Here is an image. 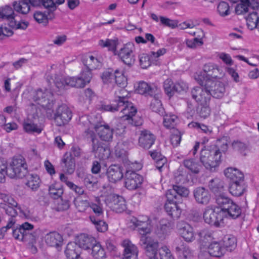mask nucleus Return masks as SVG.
Here are the masks:
<instances>
[{"mask_svg":"<svg viewBox=\"0 0 259 259\" xmlns=\"http://www.w3.org/2000/svg\"><path fill=\"white\" fill-rule=\"evenodd\" d=\"M189 194L188 188L181 185H173L172 188L167 190L166 197L168 201L180 202L182 197H187Z\"/></svg>","mask_w":259,"mask_h":259,"instance_id":"nucleus-15","label":"nucleus"},{"mask_svg":"<svg viewBox=\"0 0 259 259\" xmlns=\"http://www.w3.org/2000/svg\"><path fill=\"white\" fill-rule=\"evenodd\" d=\"M90 219L98 231L104 232L107 230L108 225L103 220V218H95L93 216H90Z\"/></svg>","mask_w":259,"mask_h":259,"instance_id":"nucleus-44","label":"nucleus"},{"mask_svg":"<svg viewBox=\"0 0 259 259\" xmlns=\"http://www.w3.org/2000/svg\"><path fill=\"white\" fill-rule=\"evenodd\" d=\"M45 241L48 245L58 248L62 244L63 238L58 232H50L46 235Z\"/></svg>","mask_w":259,"mask_h":259,"instance_id":"nucleus-28","label":"nucleus"},{"mask_svg":"<svg viewBox=\"0 0 259 259\" xmlns=\"http://www.w3.org/2000/svg\"><path fill=\"white\" fill-rule=\"evenodd\" d=\"M208 252L211 256L220 257L225 253V249L222 246L221 242L214 241L209 245Z\"/></svg>","mask_w":259,"mask_h":259,"instance_id":"nucleus-31","label":"nucleus"},{"mask_svg":"<svg viewBox=\"0 0 259 259\" xmlns=\"http://www.w3.org/2000/svg\"><path fill=\"white\" fill-rule=\"evenodd\" d=\"M173 247L180 259H192L194 256V251L181 238L175 240Z\"/></svg>","mask_w":259,"mask_h":259,"instance_id":"nucleus-13","label":"nucleus"},{"mask_svg":"<svg viewBox=\"0 0 259 259\" xmlns=\"http://www.w3.org/2000/svg\"><path fill=\"white\" fill-rule=\"evenodd\" d=\"M91 254L95 259H106V254L104 248L99 243L96 242L92 247Z\"/></svg>","mask_w":259,"mask_h":259,"instance_id":"nucleus-41","label":"nucleus"},{"mask_svg":"<svg viewBox=\"0 0 259 259\" xmlns=\"http://www.w3.org/2000/svg\"><path fill=\"white\" fill-rule=\"evenodd\" d=\"M27 171L25 159L22 155L14 156L8 166V176L11 178H23Z\"/></svg>","mask_w":259,"mask_h":259,"instance_id":"nucleus-4","label":"nucleus"},{"mask_svg":"<svg viewBox=\"0 0 259 259\" xmlns=\"http://www.w3.org/2000/svg\"><path fill=\"white\" fill-rule=\"evenodd\" d=\"M33 100L47 109H51L54 104L53 94L51 89H38L33 93Z\"/></svg>","mask_w":259,"mask_h":259,"instance_id":"nucleus-9","label":"nucleus"},{"mask_svg":"<svg viewBox=\"0 0 259 259\" xmlns=\"http://www.w3.org/2000/svg\"><path fill=\"white\" fill-rule=\"evenodd\" d=\"M215 202L221 208L220 213H222L223 217L228 219L236 220L242 216L241 207L226 194L217 196Z\"/></svg>","mask_w":259,"mask_h":259,"instance_id":"nucleus-2","label":"nucleus"},{"mask_svg":"<svg viewBox=\"0 0 259 259\" xmlns=\"http://www.w3.org/2000/svg\"><path fill=\"white\" fill-rule=\"evenodd\" d=\"M49 192L52 198L58 199L62 195L63 190L59 184H54L49 187Z\"/></svg>","mask_w":259,"mask_h":259,"instance_id":"nucleus-47","label":"nucleus"},{"mask_svg":"<svg viewBox=\"0 0 259 259\" xmlns=\"http://www.w3.org/2000/svg\"><path fill=\"white\" fill-rule=\"evenodd\" d=\"M114 80L116 83L120 88H124L127 84V78L124 76L122 72L116 69L114 72Z\"/></svg>","mask_w":259,"mask_h":259,"instance_id":"nucleus-48","label":"nucleus"},{"mask_svg":"<svg viewBox=\"0 0 259 259\" xmlns=\"http://www.w3.org/2000/svg\"><path fill=\"white\" fill-rule=\"evenodd\" d=\"M197 113L201 118L205 119L208 117L210 114L209 103L199 104L197 108Z\"/></svg>","mask_w":259,"mask_h":259,"instance_id":"nucleus-51","label":"nucleus"},{"mask_svg":"<svg viewBox=\"0 0 259 259\" xmlns=\"http://www.w3.org/2000/svg\"><path fill=\"white\" fill-rule=\"evenodd\" d=\"M222 245L225 248V251H231L236 247V239L233 236L227 235L224 237Z\"/></svg>","mask_w":259,"mask_h":259,"instance_id":"nucleus-42","label":"nucleus"},{"mask_svg":"<svg viewBox=\"0 0 259 259\" xmlns=\"http://www.w3.org/2000/svg\"><path fill=\"white\" fill-rule=\"evenodd\" d=\"M54 83L56 87L58 90L63 89L65 85H68V81H67V77L63 76H56L55 77Z\"/></svg>","mask_w":259,"mask_h":259,"instance_id":"nucleus-63","label":"nucleus"},{"mask_svg":"<svg viewBox=\"0 0 259 259\" xmlns=\"http://www.w3.org/2000/svg\"><path fill=\"white\" fill-rule=\"evenodd\" d=\"M140 244L145 250L147 255L158 254L159 244L158 241L149 235H143L141 237Z\"/></svg>","mask_w":259,"mask_h":259,"instance_id":"nucleus-10","label":"nucleus"},{"mask_svg":"<svg viewBox=\"0 0 259 259\" xmlns=\"http://www.w3.org/2000/svg\"><path fill=\"white\" fill-rule=\"evenodd\" d=\"M196 79L199 84H202L208 89L211 94V97L219 99L224 96L226 90L223 82L213 80L211 78L205 79L202 75L196 78Z\"/></svg>","mask_w":259,"mask_h":259,"instance_id":"nucleus-6","label":"nucleus"},{"mask_svg":"<svg viewBox=\"0 0 259 259\" xmlns=\"http://www.w3.org/2000/svg\"><path fill=\"white\" fill-rule=\"evenodd\" d=\"M82 62L85 67L91 70L101 66V63L97 58L92 55L85 56L82 58Z\"/></svg>","mask_w":259,"mask_h":259,"instance_id":"nucleus-38","label":"nucleus"},{"mask_svg":"<svg viewBox=\"0 0 259 259\" xmlns=\"http://www.w3.org/2000/svg\"><path fill=\"white\" fill-rule=\"evenodd\" d=\"M174 85L173 81L169 79H166L163 83L165 92L169 97L172 96L175 93Z\"/></svg>","mask_w":259,"mask_h":259,"instance_id":"nucleus-58","label":"nucleus"},{"mask_svg":"<svg viewBox=\"0 0 259 259\" xmlns=\"http://www.w3.org/2000/svg\"><path fill=\"white\" fill-rule=\"evenodd\" d=\"M92 77V70L84 67L80 74V77L87 84L90 82Z\"/></svg>","mask_w":259,"mask_h":259,"instance_id":"nucleus-64","label":"nucleus"},{"mask_svg":"<svg viewBox=\"0 0 259 259\" xmlns=\"http://www.w3.org/2000/svg\"><path fill=\"white\" fill-rule=\"evenodd\" d=\"M72 117V112L66 105L59 106L54 115V121L57 126H62L67 123Z\"/></svg>","mask_w":259,"mask_h":259,"instance_id":"nucleus-12","label":"nucleus"},{"mask_svg":"<svg viewBox=\"0 0 259 259\" xmlns=\"http://www.w3.org/2000/svg\"><path fill=\"white\" fill-rule=\"evenodd\" d=\"M33 226L28 223L25 222L20 225L19 227H17L16 229H13L12 235L13 237L18 240L24 241V238L26 237V234H24V231L28 229H33Z\"/></svg>","mask_w":259,"mask_h":259,"instance_id":"nucleus-33","label":"nucleus"},{"mask_svg":"<svg viewBox=\"0 0 259 259\" xmlns=\"http://www.w3.org/2000/svg\"><path fill=\"white\" fill-rule=\"evenodd\" d=\"M106 175L109 181L113 183L120 180L123 177L122 169L118 165L109 166L107 170Z\"/></svg>","mask_w":259,"mask_h":259,"instance_id":"nucleus-24","label":"nucleus"},{"mask_svg":"<svg viewBox=\"0 0 259 259\" xmlns=\"http://www.w3.org/2000/svg\"><path fill=\"white\" fill-rule=\"evenodd\" d=\"M202 87V92L200 94V100H198L197 103L200 104L209 103L211 99V94L209 92L208 89L206 88V86L203 85L202 84H199Z\"/></svg>","mask_w":259,"mask_h":259,"instance_id":"nucleus-52","label":"nucleus"},{"mask_svg":"<svg viewBox=\"0 0 259 259\" xmlns=\"http://www.w3.org/2000/svg\"><path fill=\"white\" fill-rule=\"evenodd\" d=\"M0 18L6 19L9 22L14 20L15 19L14 10L10 6H6L4 8L0 9Z\"/></svg>","mask_w":259,"mask_h":259,"instance_id":"nucleus-46","label":"nucleus"},{"mask_svg":"<svg viewBox=\"0 0 259 259\" xmlns=\"http://www.w3.org/2000/svg\"><path fill=\"white\" fill-rule=\"evenodd\" d=\"M177 117L175 115H166L163 117V125L167 128H173Z\"/></svg>","mask_w":259,"mask_h":259,"instance_id":"nucleus-57","label":"nucleus"},{"mask_svg":"<svg viewBox=\"0 0 259 259\" xmlns=\"http://www.w3.org/2000/svg\"><path fill=\"white\" fill-rule=\"evenodd\" d=\"M224 175L227 178L231 181V182L244 180L243 174L236 168L228 167L226 168L224 170Z\"/></svg>","mask_w":259,"mask_h":259,"instance_id":"nucleus-32","label":"nucleus"},{"mask_svg":"<svg viewBox=\"0 0 259 259\" xmlns=\"http://www.w3.org/2000/svg\"><path fill=\"white\" fill-rule=\"evenodd\" d=\"M43 6L46 9V11L44 12H36L33 15V17L38 23H42L46 26L49 20H52L55 18L54 11L56 10V6L53 1L49 0L44 2Z\"/></svg>","mask_w":259,"mask_h":259,"instance_id":"nucleus-8","label":"nucleus"},{"mask_svg":"<svg viewBox=\"0 0 259 259\" xmlns=\"http://www.w3.org/2000/svg\"><path fill=\"white\" fill-rule=\"evenodd\" d=\"M104 111L114 112L121 110L123 115L121 116L122 120H127L128 122L136 126L142 125L143 120L140 117L135 116L137 110L132 103L127 101V96H118L113 103L110 105L102 104L100 108Z\"/></svg>","mask_w":259,"mask_h":259,"instance_id":"nucleus-1","label":"nucleus"},{"mask_svg":"<svg viewBox=\"0 0 259 259\" xmlns=\"http://www.w3.org/2000/svg\"><path fill=\"white\" fill-rule=\"evenodd\" d=\"M177 230L187 242H192L195 239L193 228L185 221H180L177 224Z\"/></svg>","mask_w":259,"mask_h":259,"instance_id":"nucleus-18","label":"nucleus"},{"mask_svg":"<svg viewBox=\"0 0 259 259\" xmlns=\"http://www.w3.org/2000/svg\"><path fill=\"white\" fill-rule=\"evenodd\" d=\"M177 200L168 201L164 205V209L169 215L174 219H177L180 218L181 214V209L178 206Z\"/></svg>","mask_w":259,"mask_h":259,"instance_id":"nucleus-27","label":"nucleus"},{"mask_svg":"<svg viewBox=\"0 0 259 259\" xmlns=\"http://www.w3.org/2000/svg\"><path fill=\"white\" fill-rule=\"evenodd\" d=\"M70 207V203L68 200L60 199L57 203L55 209L57 211H63L67 210Z\"/></svg>","mask_w":259,"mask_h":259,"instance_id":"nucleus-62","label":"nucleus"},{"mask_svg":"<svg viewBox=\"0 0 259 259\" xmlns=\"http://www.w3.org/2000/svg\"><path fill=\"white\" fill-rule=\"evenodd\" d=\"M23 128L27 133H36L39 134L42 131V128L40 126L31 122L24 123Z\"/></svg>","mask_w":259,"mask_h":259,"instance_id":"nucleus-54","label":"nucleus"},{"mask_svg":"<svg viewBox=\"0 0 259 259\" xmlns=\"http://www.w3.org/2000/svg\"><path fill=\"white\" fill-rule=\"evenodd\" d=\"M159 92H157L153 95V98L151 101L150 108L159 115H162L164 113V108L162 107L160 98Z\"/></svg>","mask_w":259,"mask_h":259,"instance_id":"nucleus-36","label":"nucleus"},{"mask_svg":"<svg viewBox=\"0 0 259 259\" xmlns=\"http://www.w3.org/2000/svg\"><path fill=\"white\" fill-rule=\"evenodd\" d=\"M67 81L68 85L77 88H82L84 87L86 83L79 77H67Z\"/></svg>","mask_w":259,"mask_h":259,"instance_id":"nucleus-49","label":"nucleus"},{"mask_svg":"<svg viewBox=\"0 0 259 259\" xmlns=\"http://www.w3.org/2000/svg\"><path fill=\"white\" fill-rule=\"evenodd\" d=\"M218 11L223 17L228 15L230 14V7L228 4L225 2H220L218 6Z\"/></svg>","mask_w":259,"mask_h":259,"instance_id":"nucleus-60","label":"nucleus"},{"mask_svg":"<svg viewBox=\"0 0 259 259\" xmlns=\"http://www.w3.org/2000/svg\"><path fill=\"white\" fill-rule=\"evenodd\" d=\"M63 171L67 174H72L75 167V161L74 158L71 155H68L65 154L62 160Z\"/></svg>","mask_w":259,"mask_h":259,"instance_id":"nucleus-35","label":"nucleus"},{"mask_svg":"<svg viewBox=\"0 0 259 259\" xmlns=\"http://www.w3.org/2000/svg\"><path fill=\"white\" fill-rule=\"evenodd\" d=\"M210 190L215 194V199L217 196L220 194H225L223 193L224 191V182L219 179H212L208 184Z\"/></svg>","mask_w":259,"mask_h":259,"instance_id":"nucleus-37","label":"nucleus"},{"mask_svg":"<svg viewBox=\"0 0 259 259\" xmlns=\"http://www.w3.org/2000/svg\"><path fill=\"white\" fill-rule=\"evenodd\" d=\"M203 219L206 223L215 227H219L223 221L220 211L217 212L213 208L209 207L203 212Z\"/></svg>","mask_w":259,"mask_h":259,"instance_id":"nucleus-16","label":"nucleus"},{"mask_svg":"<svg viewBox=\"0 0 259 259\" xmlns=\"http://www.w3.org/2000/svg\"><path fill=\"white\" fill-rule=\"evenodd\" d=\"M155 137L149 131H140L138 139L139 146L144 149H149L154 144Z\"/></svg>","mask_w":259,"mask_h":259,"instance_id":"nucleus-19","label":"nucleus"},{"mask_svg":"<svg viewBox=\"0 0 259 259\" xmlns=\"http://www.w3.org/2000/svg\"><path fill=\"white\" fill-rule=\"evenodd\" d=\"M232 146L234 150L238 151L243 155H246V152L250 150L249 142L245 143L240 141H235L232 143Z\"/></svg>","mask_w":259,"mask_h":259,"instance_id":"nucleus-45","label":"nucleus"},{"mask_svg":"<svg viewBox=\"0 0 259 259\" xmlns=\"http://www.w3.org/2000/svg\"><path fill=\"white\" fill-rule=\"evenodd\" d=\"M40 180L36 175H31L28 178L26 185L32 190H36L39 186Z\"/></svg>","mask_w":259,"mask_h":259,"instance_id":"nucleus-55","label":"nucleus"},{"mask_svg":"<svg viewBox=\"0 0 259 259\" xmlns=\"http://www.w3.org/2000/svg\"><path fill=\"white\" fill-rule=\"evenodd\" d=\"M95 238L85 234H81L76 239L77 246L85 250L90 249L96 242Z\"/></svg>","mask_w":259,"mask_h":259,"instance_id":"nucleus-23","label":"nucleus"},{"mask_svg":"<svg viewBox=\"0 0 259 259\" xmlns=\"http://www.w3.org/2000/svg\"><path fill=\"white\" fill-rule=\"evenodd\" d=\"M0 199L4 201L0 203V208H3L6 213L12 218L17 215V209H19L25 217L29 215V211L28 210L24 211L21 210L20 207L18 206V203L9 195L0 193Z\"/></svg>","mask_w":259,"mask_h":259,"instance_id":"nucleus-5","label":"nucleus"},{"mask_svg":"<svg viewBox=\"0 0 259 259\" xmlns=\"http://www.w3.org/2000/svg\"><path fill=\"white\" fill-rule=\"evenodd\" d=\"M105 203L113 211L121 213L126 208L125 201L121 196L111 194L107 197Z\"/></svg>","mask_w":259,"mask_h":259,"instance_id":"nucleus-11","label":"nucleus"},{"mask_svg":"<svg viewBox=\"0 0 259 259\" xmlns=\"http://www.w3.org/2000/svg\"><path fill=\"white\" fill-rule=\"evenodd\" d=\"M221 156V152L219 148L202 149L200 154V161L206 169L213 172L215 171L216 168L220 164Z\"/></svg>","mask_w":259,"mask_h":259,"instance_id":"nucleus-3","label":"nucleus"},{"mask_svg":"<svg viewBox=\"0 0 259 259\" xmlns=\"http://www.w3.org/2000/svg\"><path fill=\"white\" fill-rule=\"evenodd\" d=\"M122 245L124 247L122 259H138L137 247L128 240H124Z\"/></svg>","mask_w":259,"mask_h":259,"instance_id":"nucleus-21","label":"nucleus"},{"mask_svg":"<svg viewBox=\"0 0 259 259\" xmlns=\"http://www.w3.org/2000/svg\"><path fill=\"white\" fill-rule=\"evenodd\" d=\"M177 182L184 184L188 181V172L182 167H179L175 176Z\"/></svg>","mask_w":259,"mask_h":259,"instance_id":"nucleus-53","label":"nucleus"},{"mask_svg":"<svg viewBox=\"0 0 259 259\" xmlns=\"http://www.w3.org/2000/svg\"><path fill=\"white\" fill-rule=\"evenodd\" d=\"M14 9L17 12L22 14H27L30 10V5L27 0H19L13 3Z\"/></svg>","mask_w":259,"mask_h":259,"instance_id":"nucleus-40","label":"nucleus"},{"mask_svg":"<svg viewBox=\"0 0 259 259\" xmlns=\"http://www.w3.org/2000/svg\"><path fill=\"white\" fill-rule=\"evenodd\" d=\"M193 195L198 203L204 205L208 204L211 198L208 190L202 187L195 188L193 191Z\"/></svg>","mask_w":259,"mask_h":259,"instance_id":"nucleus-22","label":"nucleus"},{"mask_svg":"<svg viewBox=\"0 0 259 259\" xmlns=\"http://www.w3.org/2000/svg\"><path fill=\"white\" fill-rule=\"evenodd\" d=\"M8 166L6 161L4 159H0V183H5L6 176H8Z\"/></svg>","mask_w":259,"mask_h":259,"instance_id":"nucleus-56","label":"nucleus"},{"mask_svg":"<svg viewBox=\"0 0 259 259\" xmlns=\"http://www.w3.org/2000/svg\"><path fill=\"white\" fill-rule=\"evenodd\" d=\"M173 226L174 225L171 222L165 219H162L160 221L159 225L155 230V234L159 239L163 240L168 235Z\"/></svg>","mask_w":259,"mask_h":259,"instance_id":"nucleus-20","label":"nucleus"},{"mask_svg":"<svg viewBox=\"0 0 259 259\" xmlns=\"http://www.w3.org/2000/svg\"><path fill=\"white\" fill-rule=\"evenodd\" d=\"M247 25L250 30L255 28L259 29V17L256 12L250 13L246 18Z\"/></svg>","mask_w":259,"mask_h":259,"instance_id":"nucleus-43","label":"nucleus"},{"mask_svg":"<svg viewBox=\"0 0 259 259\" xmlns=\"http://www.w3.org/2000/svg\"><path fill=\"white\" fill-rule=\"evenodd\" d=\"M85 133L89 135L91 138L92 142V152L95 154V156L101 159L108 158L110 155V149L107 145L96 138L94 133L92 131L88 129L85 131Z\"/></svg>","mask_w":259,"mask_h":259,"instance_id":"nucleus-7","label":"nucleus"},{"mask_svg":"<svg viewBox=\"0 0 259 259\" xmlns=\"http://www.w3.org/2000/svg\"><path fill=\"white\" fill-rule=\"evenodd\" d=\"M90 207L94 212V214L91 216H93L95 218H103V209L100 204L92 203Z\"/></svg>","mask_w":259,"mask_h":259,"instance_id":"nucleus-61","label":"nucleus"},{"mask_svg":"<svg viewBox=\"0 0 259 259\" xmlns=\"http://www.w3.org/2000/svg\"><path fill=\"white\" fill-rule=\"evenodd\" d=\"M95 130L102 140L107 142L112 140L114 128H110L108 124L96 126Z\"/></svg>","mask_w":259,"mask_h":259,"instance_id":"nucleus-26","label":"nucleus"},{"mask_svg":"<svg viewBox=\"0 0 259 259\" xmlns=\"http://www.w3.org/2000/svg\"><path fill=\"white\" fill-rule=\"evenodd\" d=\"M117 41L113 39H107L106 41L100 40L99 41V45L104 48L108 47L109 50L112 51H115L116 50Z\"/></svg>","mask_w":259,"mask_h":259,"instance_id":"nucleus-59","label":"nucleus"},{"mask_svg":"<svg viewBox=\"0 0 259 259\" xmlns=\"http://www.w3.org/2000/svg\"><path fill=\"white\" fill-rule=\"evenodd\" d=\"M79 247L75 243H69L67 245L65 253L69 259H78L80 258Z\"/></svg>","mask_w":259,"mask_h":259,"instance_id":"nucleus-39","label":"nucleus"},{"mask_svg":"<svg viewBox=\"0 0 259 259\" xmlns=\"http://www.w3.org/2000/svg\"><path fill=\"white\" fill-rule=\"evenodd\" d=\"M246 189L244 180L235 182H231L229 187L230 194L235 197L241 196Z\"/></svg>","mask_w":259,"mask_h":259,"instance_id":"nucleus-30","label":"nucleus"},{"mask_svg":"<svg viewBox=\"0 0 259 259\" xmlns=\"http://www.w3.org/2000/svg\"><path fill=\"white\" fill-rule=\"evenodd\" d=\"M133 49V44H126L122 48L120 49L118 54L122 62L128 66L133 65L135 61Z\"/></svg>","mask_w":259,"mask_h":259,"instance_id":"nucleus-17","label":"nucleus"},{"mask_svg":"<svg viewBox=\"0 0 259 259\" xmlns=\"http://www.w3.org/2000/svg\"><path fill=\"white\" fill-rule=\"evenodd\" d=\"M137 92L141 95L146 94L150 96H153L159 90L154 85H151L145 81H140L136 89Z\"/></svg>","mask_w":259,"mask_h":259,"instance_id":"nucleus-29","label":"nucleus"},{"mask_svg":"<svg viewBox=\"0 0 259 259\" xmlns=\"http://www.w3.org/2000/svg\"><path fill=\"white\" fill-rule=\"evenodd\" d=\"M143 181V177L134 171L126 169L125 174L124 184L125 187L131 190L140 187Z\"/></svg>","mask_w":259,"mask_h":259,"instance_id":"nucleus-14","label":"nucleus"},{"mask_svg":"<svg viewBox=\"0 0 259 259\" xmlns=\"http://www.w3.org/2000/svg\"><path fill=\"white\" fill-rule=\"evenodd\" d=\"M203 71L204 74L198 75L197 78L201 75L204 76L205 79L210 78V77L215 78L221 77L220 76L221 75V69L214 64L208 63L204 65Z\"/></svg>","mask_w":259,"mask_h":259,"instance_id":"nucleus-25","label":"nucleus"},{"mask_svg":"<svg viewBox=\"0 0 259 259\" xmlns=\"http://www.w3.org/2000/svg\"><path fill=\"white\" fill-rule=\"evenodd\" d=\"M183 164L186 168L193 174H198L202 169V165L193 158L184 160Z\"/></svg>","mask_w":259,"mask_h":259,"instance_id":"nucleus-34","label":"nucleus"},{"mask_svg":"<svg viewBox=\"0 0 259 259\" xmlns=\"http://www.w3.org/2000/svg\"><path fill=\"white\" fill-rule=\"evenodd\" d=\"M74 204L76 208L79 212H84L90 206V203L87 200H83L78 197L74 199Z\"/></svg>","mask_w":259,"mask_h":259,"instance_id":"nucleus-50","label":"nucleus"}]
</instances>
